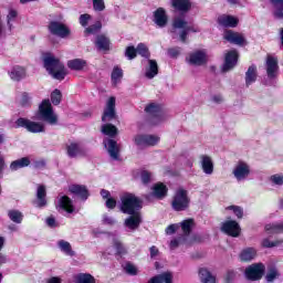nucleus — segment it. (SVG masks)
Wrapping results in <instances>:
<instances>
[{"label": "nucleus", "mask_w": 283, "mask_h": 283, "mask_svg": "<svg viewBox=\"0 0 283 283\" xmlns=\"http://www.w3.org/2000/svg\"><path fill=\"white\" fill-rule=\"evenodd\" d=\"M43 65L46 72L51 74L56 81H63L67 76V70L65 65L62 64L59 57L54 56L52 53H46L43 55Z\"/></svg>", "instance_id": "f257e3e1"}, {"label": "nucleus", "mask_w": 283, "mask_h": 283, "mask_svg": "<svg viewBox=\"0 0 283 283\" xmlns=\"http://www.w3.org/2000/svg\"><path fill=\"white\" fill-rule=\"evenodd\" d=\"M119 209L122 213L134 216L138 209H143V201L132 193L120 196Z\"/></svg>", "instance_id": "f03ea898"}, {"label": "nucleus", "mask_w": 283, "mask_h": 283, "mask_svg": "<svg viewBox=\"0 0 283 283\" xmlns=\"http://www.w3.org/2000/svg\"><path fill=\"white\" fill-rule=\"evenodd\" d=\"M38 116L40 120H44V123H49V125H56V123H59V115L54 113L50 99L42 101L39 106Z\"/></svg>", "instance_id": "7ed1b4c3"}, {"label": "nucleus", "mask_w": 283, "mask_h": 283, "mask_svg": "<svg viewBox=\"0 0 283 283\" xmlns=\"http://www.w3.org/2000/svg\"><path fill=\"white\" fill-rule=\"evenodd\" d=\"M189 202L191 201L189 199V195L187 190L179 188L176 191L172 203H171L172 209L175 211H187V209H189Z\"/></svg>", "instance_id": "20e7f679"}, {"label": "nucleus", "mask_w": 283, "mask_h": 283, "mask_svg": "<svg viewBox=\"0 0 283 283\" xmlns=\"http://www.w3.org/2000/svg\"><path fill=\"white\" fill-rule=\"evenodd\" d=\"M188 24L189 22L185 21V15L176 17L172 21L175 30H182L180 33V40L182 43L187 41V34H189V32H200L198 27H189Z\"/></svg>", "instance_id": "39448f33"}, {"label": "nucleus", "mask_w": 283, "mask_h": 283, "mask_svg": "<svg viewBox=\"0 0 283 283\" xmlns=\"http://www.w3.org/2000/svg\"><path fill=\"white\" fill-rule=\"evenodd\" d=\"M15 127H24V129L31 134H41L45 132V125H43V123L32 122L23 117L15 120Z\"/></svg>", "instance_id": "423d86ee"}, {"label": "nucleus", "mask_w": 283, "mask_h": 283, "mask_svg": "<svg viewBox=\"0 0 283 283\" xmlns=\"http://www.w3.org/2000/svg\"><path fill=\"white\" fill-rule=\"evenodd\" d=\"M237 182H244L251 176V166L247 161H238L232 170Z\"/></svg>", "instance_id": "0eeeda50"}, {"label": "nucleus", "mask_w": 283, "mask_h": 283, "mask_svg": "<svg viewBox=\"0 0 283 283\" xmlns=\"http://www.w3.org/2000/svg\"><path fill=\"white\" fill-rule=\"evenodd\" d=\"M134 143L137 147H155L160 143V137L158 135H136Z\"/></svg>", "instance_id": "6e6552de"}, {"label": "nucleus", "mask_w": 283, "mask_h": 283, "mask_svg": "<svg viewBox=\"0 0 283 283\" xmlns=\"http://www.w3.org/2000/svg\"><path fill=\"white\" fill-rule=\"evenodd\" d=\"M266 76L270 81H275L280 74V66L277 65V57L268 55L265 61Z\"/></svg>", "instance_id": "1a4fd4ad"}, {"label": "nucleus", "mask_w": 283, "mask_h": 283, "mask_svg": "<svg viewBox=\"0 0 283 283\" xmlns=\"http://www.w3.org/2000/svg\"><path fill=\"white\" fill-rule=\"evenodd\" d=\"M49 32L55 36H60L61 39L70 36V29L65 25V23L59 21H51L49 23Z\"/></svg>", "instance_id": "9d476101"}, {"label": "nucleus", "mask_w": 283, "mask_h": 283, "mask_svg": "<svg viewBox=\"0 0 283 283\" xmlns=\"http://www.w3.org/2000/svg\"><path fill=\"white\" fill-rule=\"evenodd\" d=\"M114 118H116V97L112 96L106 102L102 120L103 123H107L114 120Z\"/></svg>", "instance_id": "9b49d317"}, {"label": "nucleus", "mask_w": 283, "mask_h": 283, "mask_svg": "<svg viewBox=\"0 0 283 283\" xmlns=\"http://www.w3.org/2000/svg\"><path fill=\"white\" fill-rule=\"evenodd\" d=\"M262 275H264V264L262 263H254L245 270L248 280H262Z\"/></svg>", "instance_id": "f8f14e48"}, {"label": "nucleus", "mask_w": 283, "mask_h": 283, "mask_svg": "<svg viewBox=\"0 0 283 283\" xmlns=\"http://www.w3.org/2000/svg\"><path fill=\"white\" fill-rule=\"evenodd\" d=\"M221 231L231 238H238L240 235V223L233 220H229L222 223Z\"/></svg>", "instance_id": "ddd939ff"}, {"label": "nucleus", "mask_w": 283, "mask_h": 283, "mask_svg": "<svg viewBox=\"0 0 283 283\" xmlns=\"http://www.w3.org/2000/svg\"><path fill=\"white\" fill-rule=\"evenodd\" d=\"M223 39L234 45H247L244 34L228 30L223 33Z\"/></svg>", "instance_id": "4468645a"}, {"label": "nucleus", "mask_w": 283, "mask_h": 283, "mask_svg": "<svg viewBox=\"0 0 283 283\" xmlns=\"http://www.w3.org/2000/svg\"><path fill=\"white\" fill-rule=\"evenodd\" d=\"M186 61L189 63V65H205V63H207V52L195 51L189 54Z\"/></svg>", "instance_id": "2eb2a0df"}, {"label": "nucleus", "mask_w": 283, "mask_h": 283, "mask_svg": "<svg viewBox=\"0 0 283 283\" xmlns=\"http://www.w3.org/2000/svg\"><path fill=\"white\" fill-rule=\"evenodd\" d=\"M237 64H238V51L231 50L226 54L222 72H229L230 70H233Z\"/></svg>", "instance_id": "dca6fc26"}, {"label": "nucleus", "mask_w": 283, "mask_h": 283, "mask_svg": "<svg viewBox=\"0 0 283 283\" xmlns=\"http://www.w3.org/2000/svg\"><path fill=\"white\" fill-rule=\"evenodd\" d=\"M104 146L107 149L113 160H118V154H120V146L114 139H105Z\"/></svg>", "instance_id": "f3484780"}, {"label": "nucleus", "mask_w": 283, "mask_h": 283, "mask_svg": "<svg viewBox=\"0 0 283 283\" xmlns=\"http://www.w3.org/2000/svg\"><path fill=\"white\" fill-rule=\"evenodd\" d=\"M218 23L223 28H237L238 23H240V20L233 15L222 14V15H219Z\"/></svg>", "instance_id": "a211bd4d"}, {"label": "nucleus", "mask_w": 283, "mask_h": 283, "mask_svg": "<svg viewBox=\"0 0 283 283\" xmlns=\"http://www.w3.org/2000/svg\"><path fill=\"white\" fill-rule=\"evenodd\" d=\"M8 75L10 76L11 81L19 82L25 78L27 71H25V67L21 65H15L8 72Z\"/></svg>", "instance_id": "6ab92c4d"}, {"label": "nucleus", "mask_w": 283, "mask_h": 283, "mask_svg": "<svg viewBox=\"0 0 283 283\" xmlns=\"http://www.w3.org/2000/svg\"><path fill=\"white\" fill-rule=\"evenodd\" d=\"M57 206L60 209H63V211H66V213H74V205L72 203V199L67 196L60 195L57 197Z\"/></svg>", "instance_id": "aec40b11"}, {"label": "nucleus", "mask_w": 283, "mask_h": 283, "mask_svg": "<svg viewBox=\"0 0 283 283\" xmlns=\"http://www.w3.org/2000/svg\"><path fill=\"white\" fill-rule=\"evenodd\" d=\"M200 164L203 174H206L207 176H211V174H213V159H211L210 156L201 155Z\"/></svg>", "instance_id": "412c9836"}, {"label": "nucleus", "mask_w": 283, "mask_h": 283, "mask_svg": "<svg viewBox=\"0 0 283 283\" xmlns=\"http://www.w3.org/2000/svg\"><path fill=\"white\" fill-rule=\"evenodd\" d=\"M66 154L69 158H76L83 154V146L78 143L71 142L66 145Z\"/></svg>", "instance_id": "4be33fe9"}, {"label": "nucleus", "mask_w": 283, "mask_h": 283, "mask_svg": "<svg viewBox=\"0 0 283 283\" xmlns=\"http://www.w3.org/2000/svg\"><path fill=\"white\" fill-rule=\"evenodd\" d=\"M45 196H48L45 186H38L36 200L33 201V205L40 208L45 207V205H48V200L45 199Z\"/></svg>", "instance_id": "5701e85b"}, {"label": "nucleus", "mask_w": 283, "mask_h": 283, "mask_svg": "<svg viewBox=\"0 0 283 283\" xmlns=\"http://www.w3.org/2000/svg\"><path fill=\"white\" fill-rule=\"evenodd\" d=\"M146 114L155 118H163V106L158 103H150L145 108Z\"/></svg>", "instance_id": "b1692460"}, {"label": "nucleus", "mask_w": 283, "mask_h": 283, "mask_svg": "<svg viewBox=\"0 0 283 283\" xmlns=\"http://www.w3.org/2000/svg\"><path fill=\"white\" fill-rule=\"evenodd\" d=\"M154 23L158 28H165L167 25V13L161 8L157 9L154 13Z\"/></svg>", "instance_id": "393cba45"}, {"label": "nucleus", "mask_w": 283, "mask_h": 283, "mask_svg": "<svg viewBox=\"0 0 283 283\" xmlns=\"http://www.w3.org/2000/svg\"><path fill=\"white\" fill-rule=\"evenodd\" d=\"M140 214L139 213H134L133 216L128 217L124 224L125 227H127V229H130L132 231H136V229H138V227H140Z\"/></svg>", "instance_id": "a878e982"}, {"label": "nucleus", "mask_w": 283, "mask_h": 283, "mask_svg": "<svg viewBox=\"0 0 283 283\" xmlns=\"http://www.w3.org/2000/svg\"><path fill=\"white\" fill-rule=\"evenodd\" d=\"M69 191H71V193H74L75 196H78L80 198H82V200H86L90 197V192L87 191V188L85 186L73 185L70 186Z\"/></svg>", "instance_id": "bb28decb"}, {"label": "nucleus", "mask_w": 283, "mask_h": 283, "mask_svg": "<svg viewBox=\"0 0 283 283\" xmlns=\"http://www.w3.org/2000/svg\"><path fill=\"white\" fill-rule=\"evenodd\" d=\"M258 256V250L255 248H247L240 253V260L242 262H251Z\"/></svg>", "instance_id": "cd10ccee"}, {"label": "nucleus", "mask_w": 283, "mask_h": 283, "mask_svg": "<svg viewBox=\"0 0 283 283\" xmlns=\"http://www.w3.org/2000/svg\"><path fill=\"white\" fill-rule=\"evenodd\" d=\"M146 78L158 76V63L155 60H148V66L145 70Z\"/></svg>", "instance_id": "c85d7f7f"}, {"label": "nucleus", "mask_w": 283, "mask_h": 283, "mask_svg": "<svg viewBox=\"0 0 283 283\" xmlns=\"http://www.w3.org/2000/svg\"><path fill=\"white\" fill-rule=\"evenodd\" d=\"M30 158L29 157H22L20 159H17L10 164L11 171H19V169H23V167H30Z\"/></svg>", "instance_id": "c756f323"}, {"label": "nucleus", "mask_w": 283, "mask_h": 283, "mask_svg": "<svg viewBox=\"0 0 283 283\" xmlns=\"http://www.w3.org/2000/svg\"><path fill=\"white\" fill-rule=\"evenodd\" d=\"M57 247L64 255H69L70 258H74V255H76L74 250H72V244L65 240L57 241Z\"/></svg>", "instance_id": "7c9ffc66"}, {"label": "nucleus", "mask_w": 283, "mask_h": 283, "mask_svg": "<svg viewBox=\"0 0 283 283\" xmlns=\"http://www.w3.org/2000/svg\"><path fill=\"white\" fill-rule=\"evenodd\" d=\"M265 233L268 235H275V233H283V222L268 223L265 226Z\"/></svg>", "instance_id": "2f4dec72"}, {"label": "nucleus", "mask_w": 283, "mask_h": 283, "mask_svg": "<svg viewBox=\"0 0 283 283\" xmlns=\"http://www.w3.org/2000/svg\"><path fill=\"white\" fill-rule=\"evenodd\" d=\"M87 62L82 59H74L67 62L69 70H74L75 72H81V70L85 69Z\"/></svg>", "instance_id": "473e14b6"}, {"label": "nucleus", "mask_w": 283, "mask_h": 283, "mask_svg": "<svg viewBox=\"0 0 283 283\" xmlns=\"http://www.w3.org/2000/svg\"><path fill=\"white\" fill-rule=\"evenodd\" d=\"M258 78V69L255 65H251L245 73V85H253Z\"/></svg>", "instance_id": "72a5a7b5"}, {"label": "nucleus", "mask_w": 283, "mask_h": 283, "mask_svg": "<svg viewBox=\"0 0 283 283\" xmlns=\"http://www.w3.org/2000/svg\"><path fill=\"white\" fill-rule=\"evenodd\" d=\"M151 196H154V198H158L159 200L165 198V196H167V186L164 184H156L153 187Z\"/></svg>", "instance_id": "f704fd0d"}, {"label": "nucleus", "mask_w": 283, "mask_h": 283, "mask_svg": "<svg viewBox=\"0 0 283 283\" xmlns=\"http://www.w3.org/2000/svg\"><path fill=\"white\" fill-rule=\"evenodd\" d=\"M199 277L202 283H216V276L205 268L199 270Z\"/></svg>", "instance_id": "c9c22d12"}, {"label": "nucleus", "mask_w": 283, "mask_h": 283, "mask_svg": "<svg viewBox=\"0 0 283 283\" xmlns=\"http://www.w3.org/2000/svg\"><path fill=\"white\" fill-rule=\"evenodd\" d=\"M270 3L274 8L275 19H283V0H270Z\"/></svg>", "instance_id": "e433bc0d"}, {"label": "nucleus", "mask_w": 283, "mask_h": 283, "mask_svg": "<svg viewBox=\"0 0 283 283\" xmlns=\"http://www.w3.org/2000/svg\"><path fill=\"white\" fill-rule=\"evenodd\" d=\"M172 6L180 12H187L191 8V2L189 0H172Z\"/></svg>", "instance_id": "4c0bfd02"}, {"label": "nucleus", "mask_w": 283, "mask_h": 283, "mask_svg": "<svg viewBox=\"0 0 283 283\" xmlns=\"http://www.w3.org/2000/svg\"><path fill=\"white\" fill-rule=\"evenodd\" d=\"M8 217L11 222H14L15 224H21L23 222V212L19 210H9Z\"/></svg>", "instance_id": "58836bf2"}, {"label": "nucleus", "mask_w": 283, "mask_h": 283, "mask_svg": "<svg viewBox=\"0 0 283 283\" xmlns=\"http://www.w3.org/2000/svg\"><path fill=\"white\" fill-rule=\"evenodd\" d=\"M95 45L99 50H109V39L105 35H98L96 38Z\"/></svg>", "instance_id": "ea45409f"}, {"label": "nucleus", "mask_w": 283, "mask_h": 283, "mask_svg": "<svg viewBox=\"0 0 283 283\" xmlns=\"http://www.w3.org/2000/svg\"><path fill=\"white\" fill-rule=\"evenodd\" d=\"M179 227H181L185 238L191 233V229H193V219L184 220Z\"/></svg>", "instance_id": "a19ab883"}, {"label": "nucleus", "mask_w": 283, "mask_h": 283, "mask_svg": "<svg viewBox=\"0 0 283 283\" xmlns=\"http://www.w3.org/2000/svg\"><path fill=\"white\" fill-rule=\"evenodd\" d=\"M75 283H94V276L87 273H78L74 276Z\"/></svg>", "instance_id": "79ce46f5"}, {"label": "nucleus", "mask_w": 283, "mask_h": 283, "mask_svg": "<svg viewBox=\"0 0 283 283\" xmlns=\"http://www.w3.org/2000/svg\"><path fill=\"white\" fill-rule=\"evenodd\" d=\"M102 132L105 134V136H109V138H114L116 134H118V128L112 124H105L102 126Z\"/></svg>", "instance_id": "37998d69"}, {"label": "nucleus", "mask_w": 283, "mask_h": 283, "mask_svg": "<svg viewBox=\"0 0 283 283\" xmlns=\"http://www.w3.org/2000/svg\"><path fill=\"white\" fill-rule=\"evenodd\" d=\"M228 213H233L239 219H242L244 216V210L240 206H229L226 208Z\"/></svg>", "instance_id": "c03bdc74"}, {"label": "nucleus", "mask_w": 283, "mask_h": 283, "mask_svg": "<svg viewBox=\"0 0 283 283\" xmlns=\"http://www.w3.org/2000/svg\"><path fill=\"white\" fill-rule=\"evenodd\" d=\"M111 77L113 85H118V82L123 78V70L118 66H115L113 69Z\"/></svg>", "instance_id": "a18cd8bd"}, {"label": "nucleus", "mask_w": 283, "mask_h": 283, "mask_svg": "<svg viewBox=\"0 0 283 283\" xmlns=\"http://www.w3.org/2000/svg\"><path fill=\"white\" fill-rule=\"evenodd\" d=\"M113 247L117 255H125L127 253V249H125V245H123V243L118 239L114 240Z\"/></svg>", "instance_id": "49530a36"}, {"label": "nucleus", "mask_w": 283, "mask_h": 283, "mask_svg": "<svg viewBox=\"0 0 283 283\" xmlns=\"http://www.w3.org/2000/svg\"><path fill=\"white\" fill-rule=\"evenodd\" d=\"M19 15V13L17 12V10H9V13L7 15V24L9 27V30H12V23H14L17 21V17Z\"/></svg>", "instance_id": "de8ad7c7"}, {"label": "nucleus", "mask_w": 283, "mask_h": 283, "mask_svg": "<svg viewBox=\"0 0 283 283\" xmlns=\"http://www.w3.org/2000/svg\"><path fill=\"white\" fill-rule=\"evenodd\" d=\"M187 241L185 235H180L178 238H175L170 241L169 248L170 249H178V247H180V244H185V242Z\"/></svg>", "instance_id": "09e8293b"}, {"label": "nucleus", "mask_w": 283, "mask_h": 283, "mask_svg": "<svg viewBox=\"0 0 283 283\" xmlns=\"http://www.w3.org/2000/svg\"><path fill=\"white\" fill-rule=\"evenodd\" d=\"M282 243L283 240L271 241L269 239H263L262 247L265 249H273V247H280Z\"/></svg>", "instance_id": "8fccbe9b"}, {"label": "nucleus", "mask_w": 283, "mask_h": 283, "mask_svg": "<svg viewBox=\"0 0 283 283\" xmlns=\"http://www.w3.org/2000/svg\"><path fill=\"white\" fill-rule=\"evenodd\" d=\"M136 50H137V54H139V56H144V59H148L149 49L147 48V45H145L144 43H139L137 45Z\"/></svg>", "instance_id": "3c124183"}, {"label": "nucleus", "mask_w": 283, "mask_h": 283, "mask_svg": "<svg viewBox=\"0 0 283 283\" xmlns=\"http://www.w3.org/2000/svg\"><path fill=\"white\" fill-rule=\"evenodd\" d=\"M279 276H280V273L277 272V270L275 268H272L268 271L265 275V280L266 282H273L277 280Z\"/></svg>", "instance_id": "603ef678"}, {"label": "nucleus", "mask_w": 283, "mask_h": 283, "mask_svg": "<svg viewBox=\"0 0 283 283\" xmlns=\"http://www.w3.org/2000/svg\"><path fill=\"white\" fill-rule=\"evenodd\" d=\"M63 95H61V91L59 90H54L52 93H51V102L54 104V105H61V98H62Z\"/></svg>", "instance_id": "864d4df0"}, {"label": "nucleus", "mask_w": 283, "mask_h": 283, "mask_svg": "<svg viewBox=\"0 0 283 283\" xmlns=\"http://www.w3.org/2000/svg\"><path fill=\"white\" fill-rule=\"evenodd\" d=\"M270 180L273 185H277L279 187H282V185H283V175L282 174L272 175L270 177Z\"/></svg>", "instance_id": "5fc2aeb1"}, {"label": "nucleus", "mask_w": 283, "mask_h": 283, "mask_svg": "<svg viewBox=\"0 0 283 283\" xmlns=\"http://www.w3.org/2000/svg\"><path fill=\"white\" fill-rule=\"evenodd\" d=\"M101 28H103L101 22H96L95 24L86 28L85 32H86V34H96V32H98V30H101Z\"/></svg>", "instance_id": "6e6d98bb"}, {"label": "nucleus", "mask_w": 283, "mask_h": 283, "mask_svg": "<svg viewBox=\"0 0 283 283\" xmlns=\"http://www.w3.org/2000/svg\"><path fill=\"white\" fill-rule=\"evenodd\" d=\"M136 54H137V49H136V48H134V46H127V48H126L125 56H126L129 61L134 60V57L136 56Z\"/></svg>", "instance_id": "4d7b16f0"}, {"label": "nucleus", "mask_w": 283, "mask_h": 283, "mask_svg": "<svg viewBox=\"0 0 283 283\" xmlns=\"http://www.w3.org/2000/svg\"><path fill=\"white\" fill-rule=\"evenodd\" d=\"M238 273L234 270H228L224 275V282L231 283L233 280H235Z\"/></svg>", "instance_id": "13d9d810"}, {"label": "nucleus", "mask_w": 283, "mask_h": 283, "mask_svg": "<svg viewBox=\"0 0 283 283\" xmlns=\"http://www.w3.org/2000/svg\"><path fill=\"white\" fill-rule=\"evenodd\" d=\"M125 271L128 273V275H138V268L132 263L126 264Z\"/></svg>", "instance_id": "bf43d9fd"}, {"label": "nucleus", "mask_w": 283, "mask_h": 283, "mask_svg": "<svg viewBox=\"0 0 283 283\" xmlns=\"http://www.w3.org/2000/svg\"><path fill=\"white\" fill-rule=\"evenodd\" d=\"M180 229L179 223H172L166 228V234L167 235H174V233Z\"/></svg>", "instance_id": "052dcab7"}, {"label": "nucleus", "mask_w": 283, "mask_h": 283, "mask_svg": "<svg viewBox=\"0 0 283 283\" xmlns=\"http://www.w3.org/2000/svg\"><path fill=\"white\" fill-rule=\"evenodd\" d=\"M94 10L101 12L105 10V2L103 0H93Z\"/></svg>", "instance_id": "680f3d73"}, {"label": "nucleus", "mask_w": 283, "mask_h": 283, "mask_svg": "<svg viewBox=\"0 0 283 283\" xmlns=\"http://www.w3.org/2000/svg\"><path fill=\"white\" fill-rule=\"evenodd\" d=\"M90 19H92V17L87 13L85 14H82L80 17V24L83 27V28H86L87 23L90 22Z\"/></svg>", "instance_id": "e2e57ef3"}, {"label": "nucleus", "mask_w": 283, "mask_h": 283, "mask_svg": "<svg viewBox=\"0 0 283 283\" xmlns=\"http://www.w3.org/2000/svg\"><path fill=\"white\" fill-rule=\"evenodd\" d=\"M168 55L171 59H177V56H180V48H172L168 50Z\"/></svg>", "instance_id": "0e129e2a"}, {"label": "nucleus", "mask_w": 283, "mask_h": 283, "mask_svg": "<svg viewBox=\"0 0 283 283\" xmlns=\"http://www.w3.org/2000/svg\"><path fill=\"white\" fill-rule=\"evenodd\" d=\"M103 224H109L112 227L113 224H116V219L113 217H109L107 214H104L103 216Z\"/></svg>", "instance_id": "69168bd1"}, {"label": "nucleus", "mask_w": 283, "mask_h": 283, "mask_svg": "<svg viewBox=\"0 0 283 283\" xmlns=\"http://www.w3.org/2000/svg\"><path fill=\"white\" fill-rule=\"evenodd\" d=\"M149 180H151V174H149L148 171H143L142 172V182L144 185H147L149 182Z\"/></svg>", "instance_id": "338daca9"}, {"label": "nucleus", "mask_w": 283, "mask_h": 283, "mask_svg": "<svg viewBox=\"0 0 283 283\" xmlns=\"http://www.w3.org/2000/svg\"><path fill=\"white\" fill-rule=\"evenodd\" d=\"M211 101L212 103H216L217 105H220L221 103H223L224 97H222L221 94H216L211 96Z\"/></svg>", "instance_id": "774afa93"}]
</instances>
